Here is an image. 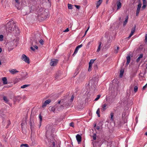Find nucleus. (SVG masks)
<instances>
[{"instance_id":"obj_1","label":"nucleus","mask_w":147,"mask_h":147,"mask_svg":"<svg viewBox=\"0 0 147 147\" xmlns=\"http://www.w3.org/2000/svg\"><path fill=\"white\" fill-rule=\"evenodd\" d=\"M15 29L16 30L18 29V27H16V25L13 22H9L6 24V31L8 32L11 33L13 32Z\"/></svg>"},{"instance_id":"obj_2","label":"nucleus","mask_w":147,"mask_h":147,"mask_svg":"<svg viewBox=\"0 0 147 147\" xmlns=\"http://www.w3.org/2000/svg\"><path fill=\"white\" fill-rule=\"evenodd\" d=\"M61 104H62L59 107V108L61 109H63L64 106L66 107L69 105V103H67V100L63 99H62Z\"/></svg>"},{"instance_id":"obj_3","label":"nucleus","mask_w":147,"mask_h":147,"mask_svg":"<svg viewBox=\"0 0 147 147\" xmlns=\"http://www.w3.org/2000/svg\"><path fill=\"white\" fill-rule=\"evenodd\" d=\"M21 59L22 60L24 61L25 62L28 64L30 63L29 58L25 54H23L22 55Z\"/></svg>"},{"instance_id":"obj_4","label":"nucleus","mask_w":147,"mask_h":147,"mask_svg":"<svg viewBox=\"0 0 147 147\" xmlns=\"http://www.w3.org/2000/svg\"><path fill=\"white\" fill-rule=\"evenodd\" d=\"M17 40H16L13 39L9 42V45L10 47H13V46L15 45V43L16 46L17 45Z\"/></svg>"},{"instance_id":"obj_5","label":"nucleus","mask_w":147,"mask_h":147,"mask_svg":"<svg viewBox=\"0 0 147 147\" xmlns=\"http://www.w3.org/2000/svg\"><path fill=\"white\" fill-rule=\"evenodd\" d=\"M58 60L57 59H53L51 60L50 63V65L51 66H55L56 65Z\"/></svg>"},{"instance_id":"obj_6","label":"nucleus","mask_w":147,"mask_h":147,"mask_svg":"<svg viewBox=\"0 0 147 147\" xmlns=\"http://www.w3.org/2000/svg\"><path fill=\"white\" fill-rule=\"evenodd\" d=\"M142 5V4L141 3H140L138 5V7L137 9V10L136 11V15L137 16H138L139 13L140 12V11L141 8V6Z\"/></svg>"},{"instance_id":"obj_7","label":"nucleus","mask_w":147,"mask_h":147,"mask_svg":"<svg viewBox=\"0 0 147 147\" xmlns=\"http://www.w3.org/2000/svg\"><path fill=\"white\" fill-rule=\"evenodd\" d=\"M40 35L38 33L36 35L35 37L34 38V41L35 42V43H37V40H38L39 39V38H40Z\"/></svg>"},{"instance_id":"obj_8","label":"nucleus","mask_w":147,"mask_h":147,"mask_svg":"<svg viewBox=\"0 0 147 147\" xmlns=\"http://www.w3.org/2000/svg\"><path fill=\"white\" fill-rule=\"evenodd\" d=\"M51 102V100L50 99H48L46 100L42 105V107L44 108L48 104H49Z\"/></svg>"},{"instance_id":"obj_9","label":"nucleus","mask_w":147,"mask_h":147,"mask_svg":"<svg viewBox=\"0 0 147 147\" xmlns=\"http://www.w3.org/2000/svg\"><path fill=\"white\" fill-rule=\"evenodd\" d=\"M136 25H135L134 26V27L133 28H132L131 30V33H130L129 35L128 36V38H130L132 36V35H133L134 33V32L135 31V29H136Z\"/></svg>"},{"instance_id":"obj_10","label":"nucleus","mask_w":147,"mask_h":147,"mask_svg":"<svg viewBox=\"0 0 147 147\" xmlns=\"http://www.w3.org/2000/svg\"><path fill=\"white\" fill-rule=\"evenodd\" d=\"M76 137L78 144H79L80 142L81 141V136L80 135L78 134L76 136Z\"/></svg>"},{"instance_id":"obj_11","label":"nucleus","mask_w":147,"mask_h":147,"mask_svg":"<svg viewBox=\"0 0 147 147\" xmlns=\"http://www.w3.org/2000/svg\"><path fill=\"white\" fill-rule=\"evenodd\" d=\"M117 9L118 10L120 9L121 6V4L120 0H119V1L117 2Z\"/></svg>"},{"instance_id":"obj_12","label":"nucleus","mask_w":147,"mask_h":147,"mask_svg":"<svg viewBox=\"0 0 147 147\" xmlns=\"http://www.w3.org/2000/svg\"><path fill=\"white\" fill-rule=\"evenodd\" d=\"M12 74H14L18 73L19 71L17 70L16 69H13L9 71Z\"/></svg>"},{"instance_id":"obj_13","label":"nucleus","mask_w":147,"mask_h":147,"mask_svg":"<svg viewBox=\"0 0 147 147\" xmlns=\"http://www.w3.org/2000/svg\"><path fill=\"white\" fill-rule=\"evenodd\" d=\"M57 106L58 105H57V104H56V105H55L53 107H51L50 109V111L55 112V109Z\"/></svg>"},{"instance_id":"obj_14","label":"nucleus","mask_w":147,"mask_h":147,"mask_svg":"<svg viewBox=\"0 0 147 147\" xmlns=\"http://www.w3.org/2000/svg\"><path fill=\"white\" fill-rule=\"evenodd\" d=\"M130 55H128V56L126 57L127 59V62L126 64L128 65L130 61Z\"/></svg>"},{"instance_id":"obj_15","label":"nucleus","mask_w":147,"mask_h":147,"mask_svg":"<svg viewBox=\"0 0 147 147\" xmlns=\"http://www.w3.org/2000/svg\"><path fill=\"white\" fill-rule=\"evenodd\" d=\"M128 19V16H127L125 18V21L123 22V26H125L127 22Z\"/></svg>"},{"instance_id":"obj_16","label":"nucleus","mask_w":147,"mask_h":147,"mask_svg":"<svg viewBox=\"0 0 147 147\" xmlns=\"http://www.w3.org/2000/svg\"><path fill=\"white\" fill-rule=\"evenodd\" d=\"M102 0H98V1L97 2V3H96V7L97 8H98L100 5L102 3Z\"/></svg>"},{"instance_id":"obj_17","label":"nucleus","mask_w":147,"mask_h":147,"mask_svg":"<svg viewBox=\"0 0 147 147\" xmlns=\"http://www.w3.org/2000/svg\"><path fill=\"white\" fill-rule=\"evenodd\" d=\"M2 80L4 84H6L7 83V79L6 77H4L2 78Z\"/></svg>"},{"instance_id":"obj_18","label":"nucleus","mask_w":147,"mask_h":147,"mask_svg":"<svg viewBox=\"0 0 147 147\" xmlns=\"http://www.w3.org/2000/svg\"><path fill=\"white\" fill-rule=\"evenodd\" d=\"M143 57V54H141L139 56L138 58L136 59V62H138L140 60V59L142 58Z\"/></svg>"},{"instance_id":"obj_19","label":"nucleus","mask_w":147,"mask_h":147,"mask_svg":"<svg viewBox=\"0 0 147 147\" xmlns=\"http://www.w3.org/2000/svg\"><path fill=\"white\" fill-rule=\"evenodd\" d=\"M98 44H99V46H98V49H97V51H96L98 52L100 50L102 43L101 42H99Z\"/></svg>"},{"instance_id":"obj_20","label":"nucleus","mask_w":147,"mask_h":147,"mask_svg":"<svg viewBox=\"0 0 147 147\" xmlns=\"http://www.w3.org/2000/svg\"><path fill=\"white\" fill-rule=\"evenodd\" d=\"M107 106V105L106 104H105L102 105V111H104L106 109V107Z\"/></svg>"},{"instance_id":"obj_21","label":"nucleus","mask_w":147,"mask_h":147,"mask_svg":"<svg viewBox=\"0 0 147 147\" xmlns=\"http://www.w3.org/2000/svg\"><path fill=\"white\" fill-rule=\"evenodd\" d=\"M74 98V96L73 95H72L71 97V98L70 99V100L68 102H67L68 103H69V105L70 104V103L72 102V101L73 100ZM69 105V106L70 105Z\"/></svg>"},{"instance_id":"obj_22","label":"nucleus","mask_w":147,"mask_h":147,"mask_svg":"<svg viewBox=\"0 0 147 147\" xmlns=\"http://www.w3.org/2000/svg\"><path fill=\"white\" fill-rule=\"evenodd\" d=\"M78 50H79V49H78V48L76 47V48L75 49L74 52L72 55V56H74L76 54V53L78 52Z\"/></svg>"},{"instance_id":"obj_23","label":"nucleus","mask_w":147,"mask_h":147,"mask_svg":"<svg viewBox=\"0 0 147 147\" xmlns=\"http://www.w3.org/2000/svg\"><path fill=\"white\" fill-rule=\"evenodd\" d=\"M124 70H121L120 71V74L119 76L120 78H121L123 74Z\"/></svg>"},{"instance_id":"obj_24","label":"nucleus","mask_w":147,"mask_h":147,"mask_svg":"<svg viewBox=\"0 0 147 147\" xmlns=\"http://www.w3.org/2000/svg\"><path fill=\"white\" fill-rule=\"evenodd\" d=\"M51 126L50 125H48L46 127V128L47 130V132L49 130L51 129Z\"/></svg>"},{"instance_id":"obj_25","label":"nucleus","mask_w":147,"mask_h":147,"mask_svg":"<svg viewBox=\"0 0 147 147\" xmlns=\"http://www.w3.org/2000/svg\"><path fill=\"white\" fill-rule=\"evenodd\" d=\"M100 113V109L99 108L97 109L96 112V113L97 114L98 117H100V115L99 114Z\"/></svg>"},{"instance_id":"obj_26","label":"nucleus","mask_w":147,"mask_h":147,"mask_svg":"<svg viewBox=\"0 0 147 147\" xmlns=\"http://www.w3.org/2000/svg\"><path fill=\"white\" fill-rule=\"evenodd\" d=\"M30 86L29 84H25L22 86L21 87L22 88H25Z\"/></svg>"},{"instance_id":"obj_27","label":"nucleus","mask_w":147,"mask_h":147,"mask_svg":"<svg viewBox=\"0 0 147 147\" xmlns=\"http://www.w3.org/2000/svg\"><path fill=\"white\" fill-rule=\"evenodd\" d=\"M24 146L25 147H29V146L28 144H22L20 146V147H22Z\"/></svg>"},{"instance_id":"obj_28","label":"nucleus","mask_w":147,"mask_h":147,"mask_svg":"<svg viewBox=\"0 0 147 147\" xmlns=\"http://www.w3.org/2000/svg\"><path fill=\"white\" fill-rule=\"evenodd\" d=\"M111 115V119L113 121V117L114 116V113H111L110 114Z\"/></svg>"},{"instance_id":"obj_29","label":"nucleus","mask_w":147,"mask_h":147,"mask_svg":"<svg viewBox=\"0 0 147 147\" xmlns=\"http://www.w3.org/2000/svg\"><path fill=\"white\" fill-rule=\"evenodd\" d=\"M138 87L137 86H136L134 87V91L135 92H137L138 91Z\"/></svg>"},{"instance_id":"obj_30","label":"nucleus","mask_w":147,"mask_h":147,"mask_svg":"<svg viewBox=\"0 0 147 147\" xmlns=\"http://www.w3.org/2000/svg\"><path fill=\"white\" fill-rule=\"evenodd\" d=\"M93 139L94 140H95L96 139V134H94L92 136Z\"/></svg>"},{"instance_id":"obj_31","label":"nucleus","mask_w":147,"mask_h":147,"mask_svg":"<svg viewBox=\"0 0 147 147\" xmlns=\"http://www.w3.org/2000/svg\"><path fill=\"white\" fill-rule=\"evenodd\" d=\"M95 60V59H91L89 63V64H91V65H92V63H94Z\"/></svg>"},{"instance_id":"obj_32","label":"nucleus","mask_w":147,"mask_h":147,"mask_svg":"<svg viewBox=\"0 0 147 147\" xmlns=\"http://www.w3.org/2000/svg\"><path fill=\"white\" fill-rule=\"evenodd\" d=\"M92 65H91V64H89V67L88 69V71H90L91 70V68L92 67Z\"/></svg>"},{"instance_id":"obj_33","label":"nucleus","mask_w":147,"mask_h":147,"mask_svg":"<svg viewBox=\"0 0 147 147\" xmlns=\"http://www.w3.org/2000/svg\"><path fill=\"white\" fill-rule=\"evenodd\" d=\"M3 99L6 102H8V100L7 99V98L6 96H4Z\"/></svg>"},{"instance_id":"obj_34","label":"nucleus","mask_w":147,"mask_h":147,"mask_svg":"<svg viewBox=\"0 0 147 147\" xmlns=\"http://www.w3.org/2000/svg\"><path fill=\"white\" fill-rule=\"evenodd\" d=\"M30 125L31 127L30 128L31 129H32V127H33V124L32 123V121H30Z\"/></svg>"},{"instance_id":"obj_35","label":"nucleus","mask_w":147,"mask_h":147,"mask_svg":"<svg viewBox=\"0 0 147 147\" xmlns=\"http://www.w3.org/2000/svg\"><path fill=\"white\" fill-rule=\"evenodd\" d=\"M68 6L69 9H71L73 8L72 7V5L71 4H68Z\"/></svg>"},{"instance_id":"obj_36","label":"nucleus","mask_w":147,"mask_h":147,"mask_svg":"<svg viewBox=\"0 0 147 147\" xmlns=\"http://www.w3.org/2000/svg\"><path fill=\"white\" fill-rule=\"evenodd\" d=\"M3 39V36L2 35H0V41H2Z\"/></svg>"},{"instance_id":"obj_37","label":"nucleus","mask_w":147,"mask_h":147,"mask_svg":"<svg viewBox=\"0 0 147 147\" xmlns=\"http://www.w3.org/2000/svg\"><path fill=\"white\" fill-rule=\"evenodd\" d=\"M100 95H98L97 96V97L94 100L97 101L98 100L100 97Z\"/></svg>"},{"instance_id":"obj_38","label":"nucleus","mask_w":147,"mask_h":147,"mask_svg":"<svg viewBox=\"0 0 147 147\" xmlns=\"http://www.w3.org/2000/svg\"><path fill=\"white\" fill-rule=\"evenodd\" d=\"M52 144L53 145V147H55V142L53 141L52 142H51L50 144L51 145Z\"/></svg>"},{"instance_id":"obj_39","label":"nucleus","mask_w":147,"mask_h":147,"mask_svg":"<svg viewBox=\"0 0 147 147\" xmlns=\"http://www.w3.org/2000/svg\"><path fill=\"white\" fill-rule=\"evenodd\" d=\"M39 42L42 45L44 44V41L42 39H41L39 41Z\"/></svg>"},{"instance_id":"obj_40","label":"nucleus","mask_w":147,"mask_h":147,"mask_svg":"<svg viewBox=\"0 0 147 147\" xmlns=\"http://www.w3.org/2000/svg\"><path fill=\"white\" fill-rule=\"evenodd\" d=\"M14 48L13 47H9V48H8V51H11V50H12V49H13Z\"/></svg>"},{"instance_id":"obj_41","label":"nucleus","mask_w":147,"mask_h":147,"mask_svg":"<svg viewBox=\"0 0 147 147\" xmlns=\"http://www.w3.org/2000/svg\"><path fill=\"white\" fill-rule=\"evenodd\" d=\"M39 118L40 119V122H41L42 120V117L41 114H39Z\"/></svg>"},{"instance_id":"obj_42","label":"nucleus","mask_w":147,"mask_h":147,"mask_svg":"<svg viewBox=\"0 0 147 147\" xmlns=\"http://www.w3.org/2000/svg\"><path fill=\"white\" fill-rule=\"evenodd\" d=\"M91 43V41H89L87 44L86 45V47L88 48L89 47V46L90 45Z\"/></svg>"},{"instance_id":"obj_43","label":"nucleus","mask_w":147,"mask_h":147,"mask_svg":"<svg viewBox=\"0 0 147 147\" xmlns=\"http://www.w3.org/2000/svg\"><path fill=\"white\" fill-rule=\"evenodd\" d=\"M143 4L146 5V0H142Z\"/></svg>"},{"instance_id":"obj_44","label":"nucleus","mask_w":147,"mask_h":147,"mask_svg":"<svg viewBox=\"0 0 147 147\" xmlns=\"http://www.w3.org/2000/svg\"><path fill=\"white\" fill-rule=\"evenodd\" d=\"M69 125L70 126L72 127H74V123L73 122H71L69 123Z\"/></svg>"},{"instance_id":"obj_45","label":"nucleus","mask_w":147,"mask_h":147,"mask_svg":"<svg viewBox=\"0 0 147 147\" xmlns=\"http://www.w3.org/2000/svg\"><path fill=\"white\" fill-rule=\"evenodd\" d=\"M82 44L81 45H78V46H77L76 47L78 48L79 49L80 48L82 47Z\"/></svg>"},{"instance_id":"obj_46","label":"nucleus","mask_w":147,"mask_h":147,"mask_svg":"<svg viewBox=\"0 0 147 147\" xmlns=\"http://www.w3.org/2000/svg\"><path fill=\"white\" fill-rule=\"evenodd\" d=\"M119 48L118 47H117V49H116L115 50V52L116 53H117L118 52V51L119 50Z\"/></svg>"},{"instance_id":"obj_47","label":"nucleus","mask_w":147,"mask_h":147,"mask_svg":"<svg viewBox=\"0 0 147 147\" xmlns=\"http://www.w3.org/2000/svg\"><path fill=\"white\" fill-rule=\"evenodd\" d=\"M147 86V83L142 88V90H143L145 89V88H146Z\"/></svg>"},{"instance_id":"obj_48","label":"nucleus","mask_w":147,"mask_h":147,"mask_svg":"<svg viewBox=\"0 0 147 147\" xmlns=\"http://www.w3.org/2000/svg\"><path fill=\"white\" fill-rule=\"evenodd\" d=\"M75 7H76V8L78 9H79L80 8V6L79 5H75Z\"/></svg>"},{"instance_id":"obj_49","label":"nucleus","mask_w":147,"mask_h":147,"mask_svg":"<svg viewBox=\"0 0 147 147\" xmlns=\"http://www.w3.org/2000/svg\"><path fill=\"white\" fill-rule=\"evenodd\" d=\"M89 27H88V29H87V30L85 31V34H84V36H85L87 32V31H88V30H89Z\"/></svg>"},{"instance_id":"obj_50","label":"nucleus","mask_w":147,"mask_h":147,"mask_svg":"<svg viewBox=\"0 0 147 147\" xmlns=\"http://www.w3.org/2000/svg\"><path fill=\"white\" fill-rule=\"evenodd\" d=\"M69 31V30L68 28H67L64 31V32H68Z\"/></svg>"},{"instance_id":"obj_51","label":"nucleus","mask_w":147,"mask_h":147,"mask_svg":"<svg viewBox=\"0 0 147 147\" xmlns=\"http://www.w3.org/2000/svg\"><path fill=\"white\" fill-rule=\"evenodd\" d=\"M146 5L143 4V5L142 7V8L144 9L146 7Z\"/></svg>"},{"instance_id":"obj_52","label":"nucleus","mask_w":147,"mask_h":147,"mask_svg":"<svg viewBox=\"0 0 147 147\" xmlns=\"http://www.w3.org/2000/svg\"><path fill=\"white\" fill-rule=\"evenodd\" d=\"M33 47L34 48H35L36 49H38V47L37 46H36V45H34L33 46Z\"/></svg>"},{"instance_id":"obj_53","label":"nucleus","mask_w":147,"mask_h":147,"mask_svg":"<svg viewBox=\"0 0 147 147\" xmlns=\"http://www.w3.org/2000/svg\"><path fill=\"white\" fill-rule=\"evenodd\" d=\"M30 49L32 50V51H35V49L33 47H30Z\"/></svg>"},{"instance_id":"obj_54","label":"nucleus","mask_w":147,"mask_h":147,"mask_svg":"<svg viewBox=\"0 0 147 147\" xmlns=\"http://www.w3.org/2000/svg\"><path fill=\"white\" fill-rule=\"evenodd\" d=\"M145 40L146 42L147 41V34H146L145 36Z\"/></svg>"},{"instance_id":"obj_55","label":"nucleus","mask_w":147,"mask_h":147,"mask_svg":"<svg viewBox=\"0 0 147 147\" xmlns=\"http://www.w3.org/2000/svg\"><path fill=\"white\" fill-rule=\"evenodd\" d=\"M16 2L18 4H19L20 2L19 0H15Z\"/></svg>"},{"instance_id":"obj_56","label":"nucleus","mask_w":147,"mask_h":147,"mask_svg":"<svg viewBox=\"0 0 147 147\" xmlns=\"http://www.w3.org/2000/svg\"><path fill=\"white\" fill-rule=\"evenodd\" d=\"M25 77H26V78H27L28 77V76H27V75H28V74H27V73H26V72H25Z\"/></svg>"},{"instance_id":"obj_57","label":"nucleus","mask_w":147,"mask_h":147,"mask_svg":"<svg viewBox=\"0 0 147 147\" xmlns=\"http://www.w3.org/2000/svg\"><path fill=\"white\" fill-rule=\"evenodd\" d=\"M94 67L95 69H97V66L96 65L94 66Z\"/></svg>"},{"instance_id":"obj_58","label":"nucleus","mask_w":147,"mask_h":147,"mask_svg":"<svg viewBox=\"0 0 147 147\" xmlns=\"http://www.w3.org/2000/svg\"><path fill=\"white\" fill-rule=\"evenodd\" d=\"M96 129H97L99 130L100 129V127L99 126H97L96 127Z\"/></svg>"},{"instance_id":"obj_59","label":"nucleus","mask_w":147,"mask_h":147,"mask_svg":"<svg viewBox=\"0 0 147 147\" xmlns=\"http://www.w3.org/2000/svg\"><path fill=\"white\" fill-rule=\"evenodd\" d=\"M62 99L61 100H59V101L58 102V104H60L61 102V101H62Z\"/></svg>"},{"instance_id":"obj_60","label":"nucleus","mask_w":147,"mask_h":147,"mask_svg":"<svg viewBox=\"0 0 147 147\" xmlns=\"http://www.w3.org/2000/svg\"><path fill=\"white\" fill-rule=\"evenodd\" d=\"M11 124V122H10V121H8V125H9Z\"/></svg>"},{"instance_id":"obj_61","label":"nucleus","mask_w":147,"mask_h":147,"mask_svg":"<svg viewBox=\"0 0 147 147\" xmlns=\"http://www.w3.org/2000/svg\"><path fill=\"white\" fill-rule=\"evenodd\" d=\"M41 122H40V124H39V127H40L41 125Z\"/></svg>"},{"instance_id":"obj_62","label":"nucleus","mask_w":147,"mask_h":147,"mask_svg":"<svg viewBox=\"0 0 147 147\" xmlns=\"http://www.w3.org/2000/svg\"><path fill=\"white\" fill-rule=\"evenodd\" d=\"M135 74H134V75H131V77L132 78H133V77H134L135 76Z\"/></svg>"},{"instance_id":"obj_63","label":"nucleus","mask_w":147,"mask_h":147,"mask_svg":"<svg viewBox=\"0 0 147 147\" xmlns=\"http://www.w3.org/2000/svg\"><path fill=\"white\" fill-rule=\"evenodd\" d=\"M2 51V49L1 48H0V53Z\"/></svg>"},{"instance_id":"obj_64","label":"nucleus","mask_w":147,"mask_h":147,"mask_svg":"<svg viewBox=\"0 0 147 147\" xmlns=\"http://www.w3.org/2000/svg\"><path fill=\"white\" fill-rule=\"evenodd\" d=\"M145 135L147 136V132L145 133Z\"/></svg>"}]
</instances>
